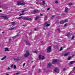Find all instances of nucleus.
<instances>
[{"instance_id": "nucleus-1", "label": "nucleus", "mask_w": 75, "mask_h": 75, "mask_svg": "<svg viewBox=\"0 0 75 75\" xmlns=\"http://www.w3.org/2000/svg\"><path fill=\"white\" fill-rule=\"evenodd\" d=\"M23 16H20L18 18V19L19 20H20L21 18H22V20H27L28 21H30L31 20V18L27 17H23Z\"/></svg>"}, {"instance_id": "nucleus-2", "label": "nucleus", "mask_w": 75, "mask_h": 75, "mask_svg": "<svg viewBox=\"0 0 75 75\" xmlns=\"http://www.w3.org/2000/svg\"><path fill=\"white\" fill-rule=\"evenodd\" d=\"M25 3L23 1H18L17 2V5L19 6V5H25Z\"/></svg>"}, {"instance_id": "nucleus-3", "label": "nucleus", "mask_w": 75, "mask_h": 75, "mask_svg": "<svg viewBox=\"0 0 75 75\" xmlns=\"http://www.w3.org/2000/svg\"><path fill=\"white\" fill-rule=\"evenodd\" d=\"M29 55H30V53H29V52H27L24 55V57L25 58H27V57H28Z\"/></svg>"}, {"instance_id": "nucleus-4", "label": "nucleus", "mask_w": 75, "mask_h": 75, "mask_svg": "<svg viewBox=\"0 0 75 75\" xmlns=\"http://www.w3.org/2000/svg\"><path fill=\"white\" fill-rule=\"evenodd\" d=\"M51 46L49 47L47 50V52H48V53L49 52H51Z\"/></svg>"}, {"instance_id": "nucleus-5", "label": "nucleus", "mask_w": 75, "mask_h": 75, "mask_svg": "<svg viewBox=\"0 0 75 75\" xmlns=\"http://www.w3.org/2000/svg\"><path fill=\"white\" fill-rule=\"evenodd\" d=\"M58 61V60L57 59H54L52 62V64H56L57 62Z\"/></svg>"}, {"instance_id": "nucleus-6", "label": "nucleus", "mask_w": 75, "mask_h": 75, "mask_svg": "<svg viewBox=\"0 0 75 75\" xmlns=\"http://www.w3.org/2000/svg\"><path fill=\"white\" fill-rule=\"evenodd\" d=\"M19 36V33H18L17 34V35L12 37V38L13 39H15L16 38V37H18Z\"/></svg>"}, {"instance_id": "nucleus-7", "label": "nucleus", "mask_w": 75, "mask_h": 75, "mask_svg": "<svg viewBox=\"0 0 75 75\" xmlns=\"http://www.w3.org/2000/svg\"><path fill=\"white\" fill-rule=\"evenodd\" d=\"M1 17H3V18H4L5 20H7V19H8V17L6 16H1Z\"/></svg>"}, {"instance_id": "nucleus-8", "label": "nucleus", "mask_w": 75, "mask_h": 75, "mask_svg": "<svg viewBox=\"0 0 75 75\" xmlns=\"http://www.w3.org/2000/svg\"><path fill=\"white\" fill-rule=\"evenodd\" d=\"M69 52L67 53L66 54H64V57H67V56H68V55H69Z\"/></svg>"}, {"instance_id": "nucleus-9", "label": "nucleus", "mask_w": 75, "mask_h": 75, "mask_svg": "<svg viewBox=\"0 0 75 75\" xmlns=\"http://www.w3.org/2000/svg\"><path fill=\"white\" fill-rule=\"evenodd\" d=\"M58 68H55L54 70H53V71L54 72H58Z\"/></svg>"}, {"instance_id": "nucleus-10", "label": "nucleus", "mask_w": 75, "mask_h": 75, "mask_svg": "<svg viewBox=\"0 0 75 75\" xmlns=\"http://www.w3.org/2000/svg\"><path fill=\"white\" fill-rule=\"evenodd\" d=\"M68 8H67V7H66L64 10V11L65 13H67V12H68Z\"/></svg>"}, {"instance_id": "nucleus-11", "label": "nucleus", "mask_w": 75, "mask_h": 75, "mask_svg": "<svg viewBox=\"0 0 75 75\" xmlns=\"http://www.w3.org/2000/svg\"><path fill=\"white\" fill-rule=\"evenodd\" d=\"M13 29H14V27H13V26H12L9 29H8V30H13Z\"/></svg>"}, {"instance_id": "nucleus-12", "label": "nucleus", "mask_w": 75, "mask_h": 75, "mask_svg": "<svg viewBox=\"0 0 75 75\" xmlns=\"http://www.w3.org/2000/svg\"><path fill=\"white\" fill-rule=\"evenodd\" d=\"M52 64H51V63H50L48 65L47 67L48 68H50L51 67V65Z\"/></svg>"}, {"instance_id": "nucleus-13", "label": "nucleus", "mask_w": 75, "mask_h": 75, "mask_svg": "<svg viewBox=\"0 0 75 75\" xmlns=\"http://www.w3.org/2000/svg\"><path fill=\"white\" fill-rule=\"evenodd\" d=\"M75 62V61H71L70 62V65H72V64H74Z\"/></svg>"}, {"instance_id": "nucleus-14", "label": "nucleus", "mask_w": 75, "mask_h": 75, "mask_svg": "<svg viewBox=\"0 0 75 75\" xmlns=\"http://www.w3.org/2000/svg\"><path fill=\"white\" fill-rule=\"evenodd\" d=\"M11 24L12 25H13V26H14V25H16V23L13 22H11Z\"/></svg>"}, {"instance_id": "nucleus-15", "label": "nucleus", "mask_w": 75, "mask_h": 75, "mask_svg": "<svg viewBox=\"0 0 75 75\" xmlns=\"http://www.w3.org/2000/svg\"><path fill=\"white\" fill-rule=\"evenodd\" d=\"M34 13H38V12H39V11L35 9L34 10Z\"/></svg>"}, {"instance_id": "nucleus-16", "label": "nucleus", "mask_w": 75, "mask_h": 75, "mask_svg": "<svg viewBox=\"0 0 75 75\" xmlns=\"http://www.w3.org/2000/svg\"><path fill=\"white\" fill-rule=\"evenodd\" d=\"M39 18H40V16H38L36 17L35 19L36 20H37V19H39Z\"/></svg>"}, {"instance_id": "nucleus-17", "label": "nucleus", "mask_w": 75, "mask_h": 75, "mask_svg": "<svg viewBox=\"0 0 75 75\" xmlns=\"http://www.w3.org/2000/svg\"><path fill=\"white\" fill-rule=\"evenodd\" d=\"M5 51H9V50H8V47H6L5 48Z\"/></svg>"}, {"instance_id": "nucleus-18", "label": "nucleus", "mask_w": 75, "mask_h": 75, "mask_svg": "<svg viewBox=\"0 0 75 75\" xmlns=\"http://www.w3.org/2000/svg\"><path fill=\"white\" fill-rule=\"evenodd\" d=\"M42 57V55L40 54L39 56V58L40 60L41 59V57Z\"/></svg>"}, {"instance_id": "nucleus-19", "label": "nucleus", "mask_w": 75, "mask_h": 75, "mask_svg": "<svg viewBox=\"0 0 75 75\" xmlns=\"http://www.w3.org/2000/svg\"><path fill=\"white\" fill-rule=\"evenodd\" d=\"M64 23V21H60V23L61 24H63Z\"/></svg>"}, {"instance_id": "nucleus-20", "label": "nucleus", "mask_w": 75, "mask_h": 75, "mask_svg": "<svg viewBox=\"0 0 75 75\" xmlns=\"http://www.w3.org/2000/svg\"><path fill=\"white\" fill-rule=\"evenodd\" d=\"M45 59V57H44V56H42V58H41V59H40V60H43V59Z\"/></svg>"}, {"instance_id": "nucleus-21", "label": "nucleus", "mask_w": 75, "mask_h": 75, "mask_svg": "<svg viewBox=\"0 0 75 75\" xmlns=\"http://www.w3.org/2000/svg\"><path fill=\"white\" fill-rule=\"evenodd\" d=\"M6 58V56H5L4 57H3L1 59V60H4V59H5Z\"/></svg>"}, {"instance_id": "nucleus-22", "label": "nucleus", "mask_w": 75, "mask_h": 75, "mask_svg": "<svg viewBox=\"0 0 75 75\" xmlns=\"http://www.w3.org/2000/svg\"><path fill=\"white\" fill-rule=\"evenodd\" d=\"M42 3L43 6H44L45 5V2L44 1H42Z\"/></svg>"}, {"instance_id": "nucleus-23", "label": "nucleus", "mask_w": 75, "mask_h": 75, "mask_svg": "<svg viewBox=\"0 0 75 75\" xmlns=\"http://www.w3.org/2000/svg\"><path fill=\"white\" fill-rule=\"evenodd\" d=\"M71 58L72 57H71V56H70L67 59L68 60H70V59H71Z\"/></svg>"}, {"instance_id": "nucleus-24", "label": "nucleus", "mask_w": 75, "mask_h": 75, "mask_svg": "<svg viewBox=\"0 0 75 75\" xmlns=\"http://www.w3.org/2000/svg\"><path fill=\"white\" fill-rule=\"evenodd\" d=\"M25 14V13H23L20 14L19 15V16H23V15H24Z\"/></svg>"}, {"instance_id": "nucleus-25", "label": "nucleus", "mask_w": 75, "mask_h": 75, "mask_svg": "<svg viewBox=\"0 0 75 75\" xmlns=\"http://www.w3.org/2000/svg\"><path fill=\"white\" fill-rule=\"evenodd\" d=\"M68 5H69V6H72V3H68Z\"/></svg>"}, {"instance_id": "nucleus-26", "label": "nucleus", "mask_w": 75, "mask_h": 75, "mask_svg": "<svg viewBox=\"0 0 75 75\" xmlns=\"http://www.w3.org/2000/svg\"><path fill=\"white\" fill-rule=\"evenodd\" d=\"M47 18H48V17L47 16H45V18H44V20H46V19H47Z\"/></svg>"}, {"instance_id": "nucleus-27", "label": "nucleus", "mask_w": 75, "mask_h": 75, "mask_svg": "<svg viewBox=\"0 0 75 75\" xmlns=\"http://www.w3.org/2000/svg\"><path fill=\"white\" fill-rule=\"evenodd\" d=\"M50 24H46V27H49V26H50Z\"/></svg>"}, {"instance_id": "nucleus-28", "label": "nucleus", "mask_w": 75, "mask_h": 75, "mask_svg": "<svg viewBox=\"0 0 75 75\" xmlns=\"http://www.w3.org/2000/svg\"><path fill=\"white\" fill-rule=\"evenodd\" d=\"M13 68L14 69H16V66L15 65H14L13 66Z\"/></svg>"}, {"instance_id": "nucleus-29", "label": "nucleus", "mask_w": 75, "mask_h": 75, "mask_svg": "<svg viewBox=\"0 0 75 75\" xmlns=\"http://www.w3.org/2000/svg\"><path fill=\"white\" fill-rule=\"evenodd\" d=\"M66 35H71V33H68Z\"/></svg>"}, {"instance_id": "nucleus-30", "label": "nucleus", "mask_w": 75, "mask_h": 75, "mask_svg": "<svg viewBox=\"0 0 75 75\" xmlns=\"http://www.w3.org/2000/svg\"><path fill=\"white\" fill-rule=\"evenodd\" d=\"M11 41V38H9V42H10V41Z\"/></svg>"}, {"instance_id": "nucleus-31", "label": "nucleus", "mask_w": 75, "mask_h": 75, "mask_svg": "<svg viewBox=\"0 0 75 75\" xmlns=\"http://www.w3.org/2000/svg\"><path fill=\"white\" fill-rule=\"evenodd\" d=\"M64 23H66V22H67L68 21H67V20H65L64 21Z\"/></svg>"}, {"instance_id": "nucleus-32", "label": "nucleus", "mask_w": 75, "mask_h": 75, "mask_svg": "<svg viewBox=\"0 0 75 75\" xmlns=\"http://www.w3.org/2000/svg\"><path fill=\"white\" fill-rule=\"evenodd\" d=\"M63 49V48H62V47H61L60 50V51H62Z\"/></svg>"}, {"instance_id": "nucleus-33", "label": "nucleus", "mask_w": 75, "mask_h": 75, "mask_svg": "<svg viewBox=\"0 0 75 75\" xmlns=\"http://www.w3.org/2000/svg\"><path fill=\"white\" fill-rule=\"evenodd\" d=\"M25 44H26V45H27V44H28V42L27 41H25Z\"/></svg>"}, {"instance_id": "nucleus-34", "label": "nucleus", "mask_w": 75, "mask_h": 75, "mask_svg": "<svg viewBox=\"0 0 75 75\" xmlns=\"http://www.w3.org/2000/svg\"><path fill=\"white\" fill-rule=\"evenodd\" d=\"M67 25H68L67 23L65 24L64 25V27H67Z\"/></svg>"}, {"instance_id": "nucleus-35", "label": "nucleus", "mask_w": 75, "mask_h": 75, "mask_svg": "<svg viewBox=\"0 0 75 75\" xmlns=\"http://www.w3.org/2000/svg\"><path fill=\"white\" fill-rule=\"evenodd\" d=\"M66 36H67L68 38H70V37H71V35H66Z\"/></svg>"}, {"instance_id": "nucleus-36", "label": "nucleus", "mask_w": 75, "mask_h": 75, "mask_svg": "<svg viewBox=\"0 0 75 75\" xmlns=\"http://www.w3.org/2000/svg\"><path fill=\"white\" fill-rule=\"evenodd\" d=\"M20 59H19L18 58H17L16 59V61H20Z\"/></svg>"}, {"instance_id": "nucleus-37", "label": "nucleus", "mask_w": 75, "mask_h": 75, "mask_svg": "<svg viewBox=\"0 0 75 75\" xmlns=\"http://www.w3.org/2000/svg\"><path fill=\"white\" fill-rule=\"evenodd\" d=\"M32 35V33L31 32L29 33V35Z\"/></svg>"}, {"instance_id": "nucleus-38", "label": "nucleus", "mask_w": 75, "mask_h": 75, "mask_svg": "<svg viewBox=\"0 0 75 75\" xmlns=\"http://www.w3.org/2000/svg\"><path fill=\"white\" fill-rule=\"evenodd\" d=\"M55 3H56V4H57V3H58V1H56L55 2Z\"/></svg>"}, {"instance_id": "nucleus-39", "label": "nucleus", "mask_w": 75, "mask_h": 75, "mask_svg": "<svg viewBox=\"0 0 75 75\" xmlns=\"http://www.w3.org/2000/svg\"><path fill=\"white\" fill-rule=\"evenodd\" d=\"M14 65L13 64H12V65H11V68H13V66Z\"/></svg>"}, {"instance_id": "nucleus-40", "label": "nucleus", "mask_w": 75, "mask_h": 75, "mask_svg": "<svg viewBox=\"0 0 75 75\" xmlns=\"http://www.w3.org/2000/svg\"><path fill=\"white\" fill-rule=\"evenodd\" d=\"M74 38H75V36H73L71 38V40H73V39H74Z\"/></svg>"}, {"instance_id": "nucleus-41", "label": "nucleus", "mask_w": 75, "mask_h": 75, "mask_svg": "<svg viewBox=\"0 0 75 75\" xmlns=\"http://www.w3.org/2000/svg\"><path fill=\"white\" fill-rule=\"evenodd\" d=\"M20 74V73L18 72V73H16V75H18V74Z\"/></svg>"}, {"instance_id": "nucleus-42", "label": "nucleus", "mask_w": 75, "mask_h": 75, "mask_svg": "<svg viewBox=\"0 0 75 75\" xmlns=\"http://www.w3.org/2000/svg\"><path fill=\"white\" fill-rule=\"evenodd\" d=\"M50 10V8H48L47 9V11H48V10Z\"/></svg>"}, {"instance_id": "nucleus-43", "label": "nucleus", "mask_w": 75, "mask_h": 75, "mask_svg": "<svg viewBox=\"0 0 75 75\" xmlns=\"http://www.w3.org/2000/svg\"><path fill=\"white\" fill-rule=\"evenodd\" d=\"M54 17V16H52V17L51 18V19H53V18Z\"/></svg>"}, {"instance_id": "nucleus-44", "label": "nucleus", "mask_w": 75, "mask_h": 75, "mask_svg": "<svg viewBox=\"0 0 75 75\" xmlns=\"http://www.w3.org/2000/svg\"><path fill=\"white\" fill-rule=\"evenodd\" d=\"M25 63L23 65V67H24V66H25Z\"/></svg>"}, {"instance_id": "nucleus-45", "label": "nucleus", "mask_w": 75, "mask_h": 75, "mask_svg": "<svg viewBox=\"0 0 75 75\" xmlns=\"http://www.w3.org/2000/svg\"><path fill=\"white\" fill-rule=\"evenodd\" d=\"M10 67H8L7 68V70H10Z\"/></svg>"}, {"instance_id": "nucleus-46", "label": "nucleus", "mask_w": 75, "mask_h": 75, "mask_svg": "<svg viewBox=\"0 0 75 75\" xmlns=\"http://www.w3.org/2000/svg\"><path fill=\"white\" fill-rule=\"evenodd\" d=\"M5 74H6V75H9V74H8V73H5Z\"/></svg>"}, {"instance_id": "nucleus-47", "label": "nucleus", "mask_w": 75, "mask_h": 75, "mask_svg": "<svg viewBox=\"0 0 75 75\" xmlns=\"http://www.w3.org/2000/svg\"><path fill=\"white\" fill-rule=\"evenodd\" d=\"M27 45H30V43H28V44Z\"/></svg>"}, {"instance_id": "nucleus-48", "label": "nucleus", "mask_w": 75, "mask_h": 75, "mask_svg": "<svg viewBox=\"0 0 75 75\" xmlns=\"http://www.w3.org/2000/svg\"><path fill=\"white\" fill-rule=\"evenodd\" d=\"M39 71L40 72H41V69H39Z\"/></svg>"}, {"instance_id": "nucleus-49", "label": "nucleus", "mask_w": 75, "mask_h": 75, "mask_svg": "<svg viewBox=\"0 0 75 75\" xmlns=\"http://www.w3.org/2000/svg\"><path fill=\"white\" fill-rule=\"evenodd\" d=\"M47 22L45 23V24H44L45 25H46V24H47Z\"/></svg>"}, {"instance_id": "nucleus-50", "label": "nucleus", "mask_w": 75, "mask_h": 75, "mask_svg": "<svg viewBox=\"0 0 75 75\" xmlns=\"http://www.w3.org/2000/svg\"><path fill=\"white\" fill-rule=\"evenodd\" d=\"M34 52H35V53L36 54H37V51H34Z\"/></svg>"}, {"instance_id": "nucleus-51", "label": "nucleus", "mask_w": 75, "mask_h": 75, "mask_svg": "<svg viewBox=\"0 0 75 75\" xmlns=\"http://www.w3.org/2000/svg\"><path fill=\"white\" fill-rule=\"evenodd\" d=\"M57 30L58 31H60V30H59V29H57Z\"/></svg>"}, {"instance_id": "nucleus-52", "label": "nucleus", "mask_w": 75, "mask_h": 75, "mask_svg": "<svg viewBox=\"0 0 75 75\" xmlns=\"http://www.w3.org/2000/svg\"><path fill=\"white\" fill-rule=\"evenodd\" d=\"M73 69L74 71H75V67L73 68Z\"/></svg>"}, {"instance_id": "nucleus-53", "label": "nucleus", "mask_w": 75, "mask_h": 75, "mask_svg": "<svg viewBox=\"0 0 75 75\" xmlns=\"http://www.w3.org/2000/svg\"><path fill=\"white\" fill-rule=\"evenodd\" d=\"M40 16H42V15L41 13H40Z\"/></svg>"}, {"instance_id": "nucleus-54", "label": "nucleus", "mask_w": 75, "mask_h": 75, "mask_svg": "<svg viewBox=\"0 0 75 75\" xmlns=\"http://www.w3.org/2000/svg\"><path fill=\"white\" fill-rule=\"evenodd\" d=\"M34 30H37V28H35L34 29Z\"/></svg>"}, {"instance_id": "nucleus-55", "label": "nucleus", "mask_w": 75, "mask_h": 75, "mask_svg": "<svg viewBox=\"0 0 75 75\" xmlns=\"http://www.w3.org/2000/svg\"><path fill=\"white\" fill-rule=\"evenodd\" d=\"M35 67V66L33 65V66L32 68H34Z\"/></svg>"}, {"instance_id": "nucleus-56", "label": "nucleus", "mask_w": 75, "mask_h": 75, "mask_svg": "<svg viewBox=\"0 0 75 75\" xmlns=\"http://www.w3.org/2000/svg\"><path fill=\"white\" fill-rule=\"evenodd\" d=\"M24 11H22V13H24Z\"/></svg>"}, {"instance_id": "nucleus-57", "label": "nucleus", "mask_w": 75, "mask_h": 75, "mask_svg": "<svg viewBox=\"0 0 75 75\" xmlns=\"http://www.w3.org/2000/svg\"><path fill=\"white\" fill-rule=\"evenodd\" d=\"M16 59H14V61H16Z\"/></svg>"}, {"instance_id": "nucleus-58", "label": "nucleus", "mask_w": 75, "mask_h": 75, "mask_svg": "<svg viewBox=\"0 0 75 75\" xmlns=\"http://www.w3.org/2000/svg\"><path fill=\"white\" fill-rule=\"evenodd\" d=\"M1 11H2L0 10V12H1Z\"/></svg>"}, {"instance_id": "nucleus-59", "label": "nucleus", "mask_w": 75, "mask_h": 75, "mask_svg": "<svg viewBox=\"0 0 75 75\" xmlns=\"http://www.w3.org/2000/svg\"><path fill=\"white\" fill-rule=\"evenodd\" d=\"M41 43L43 42V41H41Z\"/></svg>"}, {"instance_id": "nucleus-60", "label": "nucleus", "mask_w": 75, "mask_h": 75, "mask_svg": "<svg viewBox=\"0 0 75 75\" xmlns=\"http://www.w3.org/2000/svg\"><path fill=\"white\" fill-rule=\"evenodd\" d=\"M75 55L74 54H73L72 56L73 57H74V56Z\"/></svg>"}, {"instance_id": "nucleus-61", "label": "nucleus", "mask_w": 75, "mask_h": 75, "mask_svg": "<svg viewBox=\"0 0 75 75\" xmlns=\"http://www.w3.org/2000/svg\"><path fill=\"white\" fill-rule=\"evenodd\" d=\"M4 33V32H2V34L3 33Z\"/></svg>"}, {"instance_id": "nucleus-62", "label": "nucleus", "mask_w": 75, "mask_h": 75, "mask_svg": "<svg viewBox=\"0 0 75 75\" xmlns=\"http://www.w3.org/2000/svg\"><path fill=\"white\" fill-rule=\"evenodd\" d=\"M65 69H63V71H65Z\"/></svg>"}, {"instance_id": "nucleus-63", "label": "nucleus", "mask_w": 75, "mask_h": 75, "mask_svg": "<svg viewBox=\"0 0 75 75\" xmlns=\"http://www.w3.org/2000/svg\"><path fill=\"white\" fill-rule=\"evenodd\" d=\"M62 15H64V14H62Z\"/></svg>"}, {"instance_id": "nucleus-64", "label": "nucleus", "mask_w": 75, "mask_h": 75, "mask_svg": "<svg viewBox=\"0 0 75 75\" xmlns=\"http://www.w3.org/2000/svg\"><path fill=\"white\" fill-rule=\"evenodd\" d=\"M20 32H19V33L20 34Z\"/></svg>"}]
</instances>
